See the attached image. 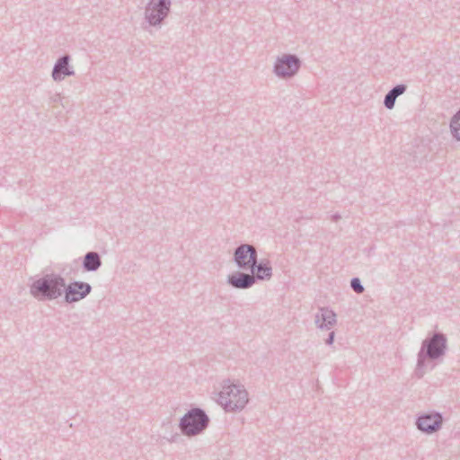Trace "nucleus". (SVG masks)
<instances>
[{
    "label": "nucleus",
    "instance_id": "f257e3e1",
    "mask_svg": "<svg viewBox=\"0 0 460 460\" xmlns=\"http://www.w3.org/2000/svg\"><path fill=\"white\" fill-rule=\"evenodd\" d=\"M447 351V338L441 332H432L421 342L417 354L414 376L421 379L429 370L441 362Z\"/></svg>",
    "mask_w": 460,
    "mask_h": 460
},
{
    "label": "nucleus",
    "instance_id": "f03ea898",
    "mask_svg": "<svg viewBox=\"0 0 460 460\" xmlns=\"http://www.w3.org/2000/svg\"><path fill=\"white\" fill-rule=\"evenodd\" d=\"M65 280L58 273L45 274L30 285V294L39 301L55 300L63 295Z\"/></svg>",
    "mask_w": 460,
    "mask_h": 460
},
{
    "label": "nucleus",
    "instance_id": "7ed1b4c3",
    "mask_svg": "<svg viewBox=\"0 0 460 460\" xmlns=\"http://www.w3.org/2000/svg\"><path fill=\"white\" fill-rule=\"evenodd\" d=\"M248 393L243 385L230 384L227 381L218 394L217 402L226 411H240L248 403Z\"/></svg>",
    "mask_w": 460,
    "mask_h": 460
},
{
    "label": "nucleus",
    "instance_id": "20e7f679",
    "mask_svg": "<svg viewBox=\"0 0 460 460\" xmlns=\"http://www.w3.org/2000/svg\"><path fill=\"white\" fill-rule=\"evenodd\" d=\"M210 419L206 411L199 407L189 410L179 421V429L186 437L202 434L208 427Z\"/></svg>",
    "mask_w": 460,
    "mask_h": 460
},
{
    "label": "nucleus",
    "instance_id": "39448f33",
    "mask_svg": "<svg viewBox=\"0 0 460 460\" xmlns=\"http://www.w3.org/2000/svg\"><path fill=\"white\" fill-rule=\"evenodd\" d=\"M302 62L295 54L279 56L273 65L274 75L280 79H290L300 70Z\"/></svg>",
    "mask_w": 460,
    "mask_h": 460
},
{
    "label": "nucleus",
    "instance_id": "423d86ee",
    "mask_svg": "<svg viewBox=\"0 0 460 460\" xmlns=\"http://www.w3.org/2000/svg\"><path fill=\"white\" fill-rule=\"evenodd\" d=\"M171 0H150L145 8V19L150 26H160L168 16Z\"/></svg>",
    "mask_w": 460,
    "mask_h": 460
},
{
    "label": "nucleus",
    "instance_id": "0eeeda50",
    "mask_svg": "<svg viewBox=\"0 0 460 460\" xmlns=\"http://www.w3.org/2000/svg\"><path fill=\"white\" fill-rule=\"evenodd\" d=\"M257 257L258 252L253 245L242 243L234 250L233 261L240 270H250L256 263Z\"/></svg>",
    "mask_w": 460,
    "mask_h": 460
},
{
    "label": "nucleus",
    "instance_id": "6e6552de",
    "mask_svg": "<svg viewBox=\"0 0 460 460\" xmlns=\"http://www.w3.org/2000/svg\"><path fill=\"white\" fill-rule=\"evenodd\" d=\"M92 289V286L84 281H73L67 286L65 284L64 300L67 304L76 303L85 298Z\"/></svg>",
    "mask_w": 460,
    "mask_h": 460
},
{
    "label": "nucleus",
    "instance_id": "1a4fd4ad",
    "mask_svg": "<svg viewBox=\"0 0 460 460\" xmlns=\"http://www.w3.org/2000/svg\"><path fill=\"white\" fill-rule=\"evenodd\" d=\"M443 416L440 412H430L420 415L416 420L419 430L426 434H433L442 427Z\"/></svg>",
    "mask_w": 460,
    "mask_h": 460
},
{
    "label": "nucleus",
    "instance_id": "9d476101",
    "mask_svg": "<svg viewBox=\"0 0 460 460\" xmlns=\"http://www.w3.org/2000/svg\"><path fill=\"white\" fill-rule=\"evenodd\" d=\"M70 59L71 58L68 54H65L58 58L51 72V76L55 82H61L66 76L75 75V70L69 65Z\"/></svg>",
    "mask_w": 460,
    "mask_h": 460
},
{
    "label": "nucleus",
    "instance_id": "9b49d317",
    "mask_svg": "<svg viewBox=\"0 0 460 460\" xmlns=\"http://www.w3.org/2000/svg\"><path fill=\"white\" fill-rule=\"evenodd\" d=\"M226 283L236 289H248L252 288L256 281L252 274L235 271L227 276Z\"/></svg>",
    "mask_w": 460,
    "mask_h": 460
},
{
    "label": "nucleus",
    "instance_id": "f8f14e48",
    "mask_svg": "<svg viewBox=\"0 0 460 460\" xmlns=\"http://www.w3.org/2000/svg\"><path fill=\"white\" fill-rule=\"evenodd\" d=\"M336 322V314L328 307H321L315 314L314 323L320 330H331Z\"/></svg>",
    "mask_w": 460,
    "mask_h": 460
},
{
    "label": "nucleus",
    "instance_id": "ddd939ff",
    "mask_svg": "<svg viewBox=\"0 0 460 460\" xmlns=\"http://www.w3.org/2000/svg\"><path fill=\"white\" fill-rule=\"evenodd\" d=\"M252 275L257 280H269L272 277V267L269 260H261V261L256 259V263L250 269Z\"/></svg>",
    "mask_w": 460,
    "mask_h": 460
},
{
    "label": "nucleus",
    "instance_id": "4468645a",
    "mask_svg": "<svg viewBox=\"0 0 460 460\" xmlns=\"http://www.w3.org/2000/svg\"><path fill=\"white\" fill-rule=\"evenodd\" d=\"M102 264V257L97 252H87L83 257L82 268L86 272L97 271Z\"/></svg>",
    "mask_w": 460,
    "mask_h": 460
},
{
    "label": "nucleus",
    "instance_id": "2eb2a0df",
    "mask_svg": "<svg viewBox=\"0 0 460 460\" xmlns=\"http://www.w3.org/2000/svg\"><path fill=\"white\" fill-rule=\"evenodd\" d=\"M449 128L453 137L460 141V110L451 118Z\"/></svg>",
    "mask_w": 460,
    "mask_h": 460
},
{
    "label": "nucleus",
    "instance_id": "dca6fc26",
    "mask_svg": "<svg viewBox=\"0 0 460 460\" xmlns=\"http://www.w3.org/2000/svg\"><path fill=\"white\" fill-rule=\"evenodd\" d=\"M350 288L357 294H362L365 291V288L362 285L360 279L357 277L351 279Z\"/></svg>",
    "mask_w": 460,
    "mask_h": 460
},
{
    "label": "nucleus",
    "instance_id": "f3484780",
    "mask_svg": "<svg viewBox=\"0 0 460 460\" xmlns=\"http://www.w3.org/2000/svg\"><path fill=\"white\" fill-rule=\"evenodd\" d=\"M407 90V85L404 84H399L394 86L389 93H392L394 98H398L400 95L403 94Z\"/></svg>",
    "mask_w": 460,
    "mask_h": 460
},
{
    "label": "nucleus",
    "instance_id": "a211bd4d",
    "mask_svg": "<svg viewBox=\"0 0 460 460\" xmlns=\"http://www.w3.org/2000/svg\"><path fill=\"white\" fill-rule=\"evenodd\" d=\"M395 102L396 98L388 92L384 98V106L388 110H392L394 108Z\"/></svg>",
    "mask_w": 460,
    "mask_h": 460
},
{
    "label": "nucleus",
    "instance_id": "6ab92c4d",
    "mask_svg": "<svg viewBox=\"0 0 460 460\" xmlns=\"http://www.w3.org/2000/svg\"><path fill=\"white\" fill-rule=\"evenodd\" d=\"M334 338H335V332L333 331L330 332L329 334H328L327 339L325 340V343L328 346L332 345L333 342H334Z\"/></svg>",
    "mask_w": 460,
    "mask_h": 460
},
{
    "label": "nucleus",
    "instance_id": "aec40b11",
    "mask_svg": "<svg viewBox=\"0 0 460 460\" xmlns=\"http://www.w3.org/2000/svg\"><path fill=\"white\" fill-rule=\"evenodd\" d=\"M61 95L59 93H54L49 97L51 102H58L61 101Z\"/></svg>",
    "mask_w": 460,
    "mask_h": 460
},
{
    "label": "nucleus",
    "instance_id": "412c9836",
    "mask_svg": "<svg viewBox=\"0 0 460 460\" xmlns=\"http://www.w3.org/2000/svg\"><path fill=\"white\" fill-rule=\"evenodd\" d=\"M180 438V435L178 433L172 435L171 438L168 439L169 442L173 443L176 442Z\"/></svg>",
    "mask_w": 460,
    "mask_h": 460
},
{
    "label": "nucleus",
    "instance_id": "4be33fe9",
    "mask_svg": "<svg viewBox=\"0 0 460 460\" xmlns=\"http://www.w3.org/2000/svg\"><path fill=\"white\" fill-rule=\"evenodd\" d=\"M341 218V216L339 213H335L332 216V220L337 222Z\"/></svg>",
    "mask_w": 460,
    "mask_h": 460
},
{
    "label": "nucleus",
    "instance_id": "5701e85b",
    "mask_svg": "<svg viewBox=\"0 0 460 460\" xmlns=\"http://www.w3.org/2000/svg\"><path fill=\"white\" fill-rule=\"evenodd\" d=\"M0 460H2V459L0 458Z\"/></svg>",
    "mask_w": 460,
    "mask_h": 460
}]
</instances>
